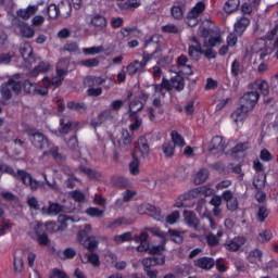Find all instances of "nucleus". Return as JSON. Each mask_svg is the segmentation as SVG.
<instances>
[{
    "mask_svg": "<svg viewBox=\"0 0 278 278\" xmlns=\"http://www.w3.org/2000/svg\"><path fill=\"white\" fill-rule=\"evenodd\" d=\"M92 226L86 224L77 233V240L79 244H83L89 253L85 254L87 261H83V264H91L93 268H99L101 266V261L99 254L94 253L99 249V240L97 237L92 236Z\"/></svg>",
    "mask_w": 278,
    "mask_h": 278,
    "instance_id": "nucleus-1",
    "label": "nucleus"
},
{
    "mask_svg": "<svg viewBox=\"0 0 278 278\" xmlns=\"http://www.w3.org/2000/svg\"><path fill=\"white\" fill-rule=\"evenodd\" d=\"M258 100L260 92L253 90L250 92H245L241 98L242 104L239 109L236 110V112L231 114L233 121L236 123H238V121H242V118H244V116H247V114H249V112H251L255 108Z\"/></svg>",
    "mask_w": 278,
    "mask_h": 278,
    "instance_id": "nucleus-2",
    "label": "nucleus"
},
{
    "mask_svg": "<svg viewBox=\"0 0 278 278\" xmlns=\"http://www.w3.org/2000/svg\"><path fill=\"white\" fill-rule=\"evenodd\" d=\"M10 175L12 177H14L15 179H20V181H22L23 186H25L26 188H29V190L31 192H37L38 189H40V188H42V186H45L43 182L35 179V177L30 173H28L24 169H17V172H15L14 168H11Z\"/></svg>",
    "mask_w": 278,
    "mask_h": 278,
    "instance_id": "nucleus-3",
    "label": "nucleus"
},
{
    "mask_svg": "<svg viewBox=\"0 0 278 278\" xmlns=\"http://www.w3.org/2000/svg\"><path fill=\"white\" fill-rule=\"evenodd\" d=\"M144 110V104L140 100H134L129 104V119L131 124L129 125L130 131H138L142 126V119L138 118V112H142Z\"/></svg>",
    "mask_w": 278,
    "mask_h": 278,
    "instance_id": "nucleus-4",
    "label": "nucleus"
},
{
    "mask_svg": "<svg viewBox=\"0 0 278 278\" xmlns=\"http://www.w3.org/2000/svg\"><path fill=\"white\" fill-rule=\"evenodd\" d=\"M28 138L33 146L40 151H45V149H49L51 147V141L49 138L45 136V134L38 130H31L28 132Z\"/></svg>",
    "mask_w": 278,
    "mask_h": 278,
    "instance_id": "nucleus-5",
    "label": "nucleus"
},
{
    "mask_svg": "<svg viewBox=\"0 0 278 278\" xmlns=\"http://www.w3.org/2000/svg\"><path fill=\"white\" fill-rule=\"evenodd\" d=\"M208 153L210 155H215L216 157H220V155L225 153V141L223 140V137H213L208 146Z\"/></svg>",
    "mask_w": 278,
    "mask_h": 278,
    "instance_id": "nucleus-6",
    "label": "nucleus"
},
{
    "mask_svg": "<svg viewBox=\"0 0 278 278\" xmlns=\"http://www.w3.org/2000/svg\"><path fill=\"white\" fill-rule=\"evenodd\" d=\"M199 194H205L206 197H210L212 194V188L207 187H200L195 189H191L180 195L181 201H191V199H197Z\"/></svg>",
    "mask_w": 278,
    "mask_h": 278,
    "instance_id": "nucleus-7",
    "label": "nucleus"
},
{
    "mask_svg": "<svg viewBox=\"0 0 278 278\" xmlns=\"http://www.w3.org/2000/svg\"><path fill=\"white\" fill-rule=\"evenodd\" d=\"M143 269H151L154 266H164L166 264V255L160 254L159 256L144 257L141 261Z\"/></svg>",
    "mask_w": 278,
    "mask_h": 278,
    "instance_id": "nucleus-8",
    "label": "nucleus"
},
{
    "mask_svg": "<svg viewBox=\"0 0 278 278\" xmlns=\"http://www.w3.org/2000/svg\"><path fill=\"white\" fill-rule=\"evenodd\" d=\"M14 25L15 27H18L23 38H34V36H36V30L31 26H29V24L23 22V20L15 18Z\"/></svg>",
    "mask_w": 278,
    "mask_h": 278,
    "instance_id": "nucleus-9",
    "label": "nucleus"
},
{
    "mask_svg": "<svg viewBox=\"0 0 278 278\" xmlns=\"http://www.w3.org/2000/svg\"><path fill=\"white\" fill-rule=\"evenodd\" d=\"M68 75V71L59 68L56 66V77L52 78L51 80L49 77H45L42 79V83L46 84V86H55L58 88L59 86H62V83L64 81V77Z\"/></svg>",
    "mask_w": 278,
    "mask_h": 278,
    "instance_id": "nucleus-10",
    "label": "nucleus"
},
{
    "mask_svg": "<svg viewBox=\"0 0 278 278\" xmlns=\"http://www.w3.org/2000/svg\"><path fill=\"white\" fill-rule=\"evenodd\" d=\"M253 51L260 54V60H264L268 55L270 48H268L266 40L258 39L253 46Z\"/></svg>",
    "mask_w": 278,
    "mask_h": 278,
    "instance_id": "nucleus-11",
    "label": "nucleus"
},
{
    "mask_svg": "<svg viewBox=\"0 0 278 278\" xmlns=\"http://www.w3.org/2000/svg\"><path fill=\"white\" fill-rule=\"evenodd\" d=\"M38 12V7L36 5H28L27 9H20L16 11V16L15 18H20V21H29L34 14Z\"/></svg>",
    "mask_w": 278,
    "mask_h": 278,
    "instance_id": "nucleus-12",
    "label": "nucleus"
},
{
    "mask_svg": "<svg viewBox=\"0 0 278 278\" xmlns=\"http://www.w3.org/2000/svg\"><path fill=\"white\" fill-rule=\"evenodd\" d=\"M194 266L201 268L202 270H212L216 266V262L212 257L202 256L194 261Z\"/></svg>",
    "mask_w": 278,
    "mask_h": 278,
    "instance_id": "nucleus-13",
    "label": "nucleus"
},
{
    "mask_svg": "<svg viewBox=\"0 0 278 278\" xmlns=\"http://www.w3.org/2000/svg\"><path fill=\"white\" fill-rule=\"evenodd\" d=\"M248 88L249 90H260L263 97H268L270 92L268 83L266 80H256L254 83H250Z\"/></svg>",
    "mask_w": 278,
    "mask_h": 278,
    "instance_id": "nucleus-14",
    "label": "nucleus"
},
{
    "mask_svg": "<svg viewBox=\"0 0 278 278\" xmlns=\"http://www.w3.org/2000/svg\"><path fill=\"white\" fill-rule=\"evenodd\" d=\"M247 239L244 237H235L226 242L225 247L228 251H240V248L244 247Z\"/></svg>",
    "mask_w": 278,
    "mask_h": 278,
    "instance_id": "nucleus-15",
    "label": "nucleus"
},
{
    "mask_svg": "<svg viewBox=\"0 0 278 278\" xmlns=\"http://www.w3.org/2000/svg\"><path fill=\"white\" fill-rule=\"evenodd\" d=\"M134 142V137L129 134V130L122 129V138L118 140V146L121 149H124L127 151L131 147V143Z\"/></svg>",
    "mask_w": 278,
    "mask_h": 278,
    "instance_id": "nucleus-16",
    "label": "nucleus"
},
{
    "mask_svg": "<svg viewBox=\"0 0 278 278\" xmlns=\"http://www.w3.org/2000/svg\"><path fill=\"white\" fill-rule=\"evenodd\" d=\"M182 216L188 227H191L192 229H199V218H197V214H194V212L185 211Z\"/></svg>",
    "mask_w": 278,
    "mask_h": 278,
    "instance_id": "nucleus-17",
    "label": "nucleus"
},
{
    "mask_svg": "<svg viewBox=\"0 0 278 278\" xmlns=\"http://www.w3.org/2000/svg\"><path fill=\"white\" fill-rule=\"evenodd\" d=\"M137 149L140 151L141 157H149L150 147H149V140H147V137L144 136L139 137L137 141Z\"/></svg>",
    "mask_w": 278,
    "mask_h": 278,
    "instance_id": "nucleus-18",
    "label": "nucleus"
},
{
    "mask_svg": "<svg viewBox=\"0 0 278 278\" xmlns=\"http://www.w3.org/2000/svg\"><path fill=\"white\" fill-rule=\"evenodd\" d=\"M251 21L248 17H240L235 24V33L237 36H242L247 31Z\"/></svg>",
    "mask_w": 278,
    "mask_h": 278,
    "instance_id": "nucleus-19",
    "label": "nucleus"
},
{
    "mask_svg": "<svg viewBox=\"0 0 278 278\" xmlns=\"http://www.w3.org/2000/svg\"><path fill=\"white\" fill-rule=\"evenodd\" d=\"M49 154L52 155L53 160L58 162V164H64L66 162V155L60 152V148L58 146H50Z\"/></svg>",
    "mask_w": 278,
    "mask_h": 278,
    "instance_id": "nucleus-20",
    "label": "nucleus"
},
{
    "mask_svg": "<svg viewBox=\"0 0 278 278\" xmlns=\"http://www.w3.org/2000/svg\"><path fill=\"white\" fill-rule=\"evenodd\" d=\"M92 27H98V29H105L108 27V20L101 14H96L90 21Z\"/></svg>",
    "mask_w": 278,
    "mask_h": 278,
    "instance_id": "nucleus-21",
    "label": "nucleus"
},
{
    "mask_svg": "<svg viewBox=\"0 0 278 278\" xmlns=\"http://www.w3.org/2000/svg\"><path fill=\"white\" fill-rule=\"evenodd\" d=\"M20 53L26 62H35L34 60V49L29 45H24L20 48Z\"/></svg>",
    "mask_w": 278,
    "mask_h": 278,
    "instance_id": "nucleus-22",
    "label": "nucleus"
},
{
    "mask_svg": "<svg viewBox=\"0 0 278 278\" xmlns=\"http://www.w3.org/2000/svg\"><path fill=\"white\" fill-rule=\"evenodd\" d=\"M153 47L154 53H162V48H160V36L154 35L149 39H146L144 48Z\"/></svg>",
    "mask_w": 278,
    "mask_h": 278,
    "instance_id": "nucleus-23",
    "label": "nucleus"
},
{
    "mask_svg": "<svg viewBox=\"0 0 278 278\" xmlns=\"http://www.w3.org/2000/svg\"><path fill=\"white\" fill-rule=\"evenodd\" d=\"M73 129H74V124L71 122L68 117L60 119V128H59L60 134H63V135L71 134Z\"/></svg>",
    "mask_w": 278,
    "mask_h": 278,
    "instance_id": "nucleus-24",
    "label": "nucleus"
},
{
    "mask_svg": "<svg viewBox=\"0 0 278 278\" xmlns=\"http://www.w3.org/2000/svg\"><path fill=\"white\" fill-rule=\"evenodd\" d=\"M205 12V3L204 2H198L194 8L190 10V12L187 14V18H198L199 14H203Z\"/></svg>",
    "mask_w": 278,
    "mask_h": 278,
    "instance_id": "nucleus-25",
    "label": "nucleus"
},
{
    "mask_svg": "<svg viewBox=\"0 0 278 278\" xmlns=\"http://www.w3.org/2000/svg\"><path fill=\"white\" fill-rule=\"evenodd\" d=\"M67 108L68 110H73L79 114H86V112H88V105H86L84 102L70 101L67 102Z\"/></svg>",
    "mask_w": 278,
    "mask_h": 278,
    "instance_id": "nucleus-26",
    "label": "nucleus"
},
{
    "mask_svg": "<svg viewBox=\"0 0 278 278\" xmlns=\"http://www.w3.org/2000/svg\"><path fill=\"white\" fill-rule=\"evenodd\" d=\"M78 169L84 175H87V177H89V179H101V172H99L97 169H92V168L86 167L84 165H80L78 167Z\"/></svg>",
    "mask_w": 278,
    "mask_h": 278,
    "instance_id": "nucleus-27",
    "label": "nucleus"
},
{
    "mask_svg": "<svg viewBox=\"0 0 278 278\" xmlns=\"http://www.w3.org/2000/svg\"><path fill=\"white\" fill-rule=\"evenodd\" d=\"M188 55L193 60V62H199L201 55H203V47H194L193 45L189 46Z\"/></svg>",
    "mask_w": 278,
    "mask_h": 278,
    "instance_id": "nucleus-28",
    "label": "nucleus"
},
{
    "mask_svg": "<svg viewBox=\"0 0 278 278\" xmlns=\"http://www.w3.org/2000/svg\"><path fill=\"white\" fill-rule=\"evenodd\" d=\"M62 212H64V206L62 204L49 202L46 214H49L50 216H58V214H62Z\"/></svg>",
    "mask_w": 278,
    "mask_h": 278,
    "instance_id": "nucleus-29",
    "label": "nucleus"
},
{
    "mask_svg": "<svg viewBox=\"0 0 278 278\" xmlns=\"http://www.w3.org/2000/svg\"><path fill=\"white\" fill-rule=\"evenodd\" d=\"M220 238H223V230H219L216 235L211 232L206 236V242L208 247H218Z\"/></svg>",
    "mask_w": 278,
    "mask_h": 278,
    "instance_id": "nucleus-30",
    "label": "nucleus"
},
{
    "mask_svg": "<svg viewBox=\"0 0 278 278\" xmlns=\"http://www.w3.org/2000/svg\"><path fill=\"white\" fill-rule=\"evenodd\" d=\"M132 161L129 163V173L131 175H140V159L136 156V152L131 153Z\"/></svg>",
    "mask_w": 278,
    "mask_h": 278,
    "instance_id": "nucleus-31",
    "label": "nucleus"
},
{
    "mask_svg": "<svg viewBox=\"0 0 278 278\" xmlns=\"http://www.w3.org/2000/svg\"><path fill=\"white\" fill-rule=\"evenodd\" d=\"M127 73L130 76L136 75V73H144V70L142 67V65L140 64V61L136 60L132 63H130L127 67H126Z\"/></svg>",
    "mask_w": 278,
    "mask_h": 278,
    "instance_id": "nucleus-32",
    "label": "nucleus"
},
{
    "mask_svg": "<svg viewBox=\"0 0 278 278\" xmlns=\"http://www.w3.org/2000/svg\"><path fill=\"white\" fill-rule=\"evenodd\" d=\"M172 88H175L177 92H181L186 88L185 79L181 75H176L170 79Z\"/></svg>",
    "mask_w": 278,
    "mask_h": 278,
    "instance_id": "nucleus-33",
    "label": "nucleus"
},
{
    "mask_svg": "<svg viewBox=\"0 0 278 278\" xmlns=\"http://www.w3.org/2000/svg\"><path fill=\"white\" fill-rule=\"evenodd\" d=\"M253 186L256 190H264L266 187V174H258L254 176Z\"/></svg>",
    "mask_w": 278,
    "mask_h": 278,
    "instance_id": "nucleus-34",
    "label": "nucleus"
},
{
    "mask_svg": "<svg viewBox=\"0 0 278 278\" xmlns=\"http://www.w3.org/2000/svg\"><path fill=\"white\" fill-rule=\"evenodd\" d=\"M240 8V0H228L224 5L226 14H232Z\"/></svg>",
    "mask_w": 278,
    "mask_h": 278,
    "instance_id": "nucleus-35",
    "label": "nucleus"
},
{
    "mask_svg": "<svg viewBox=\"0 0 278 278\" xmlns=\"http://www.w3.org/2000/svg\"><path fill=\"white\" fill-rule=\"evenodd\" d=\"M207 177H208L207 169H200L193 179V184L195 186H201V184H205V181H207Z\"/></svg>",
    "mask_w": 278,
    "mask_h": 278,
    "instance_id": "nucleus-36",
    "label": "nucleus"
},
{
    "mask_svg": "<svg viewBox=\"0 0 278 278\" xmlns=\"http://www.w3.org/2000/svg\"><path fill=\"white\" fill-rule=\"evenodd\" d=\"M11 91H13L15 94H21V91L23 90V85H21V81H16L12 78H10L7 83H4Z\"/></svg>",
    "mask_w": 278,
    "mask_h": 278,
    "instance_id": "nucleus-37",
    "label": "nucleus"
},
{
    "mask_svg": "<svg viewBox=\"0 0 278 278\" xmlns=\"http://www.w3.org/2000/svg\"><path fill=\"white\" fill-rule=\"evenodd\" d=\"M12 140H14V131L9 128H3L0 130L1 142H12Z\"/></svg>",
    "mask_w": 278,
    "mask_h": 278,
    "instance_id": "nucleus-38",
    "label": "nucleus"
},
{
    "mask_svg": "<svg viewBox=\"0 0 278 278\" xmlns=\"http://www.w3.org/2000/svg\"><path fill=\"white\" fill-rule=\"evenodd\" d=\"M56 66L59 68H62L63 71H67L71 73V71H74L75 68V63H71V60L68 59H61L58 63Z\"/></svg>",
    "mask_w": 278,
    "mask_h": 278,
    "instance_id": "nucleus-39",
    "label": "nucleus"
},
{
    "mask_svg": "<svg viewBox=\"0 0 278 278\" xmlns=\"http://www.w3.org/2000/svg\"><path fill=\"white\" fill-rule=\"evenodd\" d=\"M148 231H150L152 236H156L157 238H161L164 244H166V242L168 241V232H164L157 227L149 228Z\"/></svg>",
    "mask_w": 278,
    "mask_h": 278,
    "instance_id": "nucleus-40",
    "label": "nucleus"
},
{
    "mask_svg": "<svg viewBox=\"0 0 278 278\" xmlns=\"http://www.w3.org/2000/svg\"><path fill=\"white\" fill-rule=\"evenodd\" d=\"M170 136L174 147H186V141L184 140V137H181L179 132H177V130H173Z\"/></svg>",
    "mask_w": 278,
    "mask_h": 278,
    "instance_id": "nucleus-41",
    "label": "nucleus"
},
{
    "mask_svg": "<svg viewBox=\"0 0 278 278\" xmlns=\"http://www.w3.org/2000/svg\"><path fill=\"white\" fill-rule=\"evenodd\" d=\"M113 240L117 244H123V242H131V240H134V236L131 235V232H125V233L115 236Z\"/></svg>",
    "mask_w": 278,
    "mask_h": 278,
    "instance_id": "nucleus-42",
    "label": "nucleus"
},
{
    "mask_svg": "<svg viewBox=\"0 0 278 278\" xmlns=\"http://www.w3.org/2000/svg\"><path fill=\"white\" fill-rule=\"evenodd\" d=\"M50 65L48 62H40L39 66H36L33 72L31 75L33 77H38L39 73H47V71H49Z\"/></svg>",
    "mask_w": 278,
    "mask_h": 278,
    "instance_id": "nucleus-43",
    "label": "nucleus"
},
{
    "mask_svg": "<svg viewBox=\"0 0 278 278\" xmlns=\"http://www.w3.org/2000/svg\"><path fill=\"white\" fill-rule=\"evenodd\" d=\"M170 14L176 21H181V18H184V9L179 4L174 5L170 9Z\"/></svg>",
    "mask_w": 278,
    "mask_h": 278,
    "instance_id": "nucleus-44",
    "label": "nucleus"
},
{
    "mask_svg": "<svg viewBox=\"0 0 278 278\" xmlns=\"http://www.w3.org/2000/svg\"><path fill=\"white\" fill-rule=\"evenodd\" d=\"M104 211L98 207H89L86 210V215L91 216V218H103Z\"/></svg>",
    "mask_w": 278,
    "mask_h": 278,
    "instance_id": "nucleus-45",
    "label": "nucleus"
},
{
    "mask_svg": "<svg viewBox=\"0 0 278 278\" xmlns=\"http://www.w3.org/2000/svg\"><path fill=\"white\" fill-rule=\"evenodd\" d=\"M167 233L172 242H176V244H181V242H184V237L179 235L177 230L169 229Z\"/></svg>",
    "mask_w": 278,
    "mask_h": 278,
    "instance_id": "nucleus-46",
    "label": "nucleus"
},
{
    "mask_svg": "<svg viewBox=\"0 0 278 278\" xmlns=\"http://www.w3.org/2000/svg\"><path fill=\"white\" fill-rule=\"evenodd\" d=\"M223 42V38L220 37H211L208 40L204 39V47L206 49H212L213 47H216Z\"/></svg>",
    "mask_w": 278,
    "mask_h": 278,
    "instance_id": "nucleus-47",
    "label": "nucleus"
},
{
    "mask_svg": "<svg viewBox=\"0 0 278 278\" xmlns=\"http://www.w3.org/2000/svg\"><path fill=\"white\" fill-rule=\"evenodd\" d=\"M155 55H157L155 51H153L152 54H150L147 51H143L142 61H139V64L143 67V70L147 68V64H149V62H151L153 58H156Z\"/></svg>",
    "mask_w": 278,
    "mask_h": 278,
    "instance_id": "nucleus-48",
    "label": "nucleus"
},
{
    "mask_svg": "<svg viewBox=\"0 0 278 278\" xmlns=\"http://www.w3.org/2000/svg\"><path fill=\"white\" fill-rule=\"evenodd\" d=\"M162 149L165 157H173V155H175V146H173V143L165 142L163 143Z\"/></svg>",
    "mask_w": 278,
    "mask_h": 278,
    "instance_id": "nucleus-49",
    "label": "nucleus"
},
{
    "mask_svg": "<svg viewBox=\"0 0 278 278\" xmlns=\"http://www.w3.org/2000/svg\"><path fill=\"white\" fill-rule=\"evenodd\" d=\"M59 12L62 18H68V16H71V4H64L63 2H61L59 4Z\"/></svg>",
    "mask_w": 278,
    "mask_h": 278,
    "instance_id": "nucleus-50",
    "label": "nucleus"
},
{
    "mask_svg": "<svg viewBox=\"0 0 278 278\" xmlns=\"http://www.w3.org/2000/svg\"><path fill=\"white\" fill-rule=\"evenodd\" d=\"M48 16L49 18H58V16H60V4H50L48 7Z\"/></svg>",
    "mask_w": 278,
    "mask_h": 278,
    "instance_id": "nucleus-51",
    "label": "nucleus"
},
{
    "mask_svg": "<svg viewBox=\"0 0 278 278\" xmlns=\"http://www.w3.org/2000/svg\"><path fill=\"white\" fill-rule=\"evenodd\" d=\"M14 273H17V275H21L23 273V256H15L14 262Z\"/></svg>",
    "mask_w": 278,
    "mask_h": 278,
    "instance_id": "nucleus-52",
    "label": "nucleus"
},
{
    "mask_svg": "<svg viewBox=\"0 0 278 278\" xmlns=\"http://www.w3.org/2000/svg\"><path fill=\"white\" fill-rule=\"evenodd\" d=\"M84 53H86V55H97L98 53H103V51H105V48H103L102 46L100 47H91V48H85Z\"/></svg>",
    "mask_w": 278,
    "mask_h": 278,
    "instance_id": "nucleus-53",
    "label": "nucleus"
},
{
    "mask_svg": "<svg viewBox=\"0 0 278 278\" xmlns=\"http://www.w3.org/2000/svg\"><path fill=\"white\" fill-rule=\"evenodd\" d=\"M121 225H131V222L125 217H121L115 219L110 224L111 229H116V227H121Z\"/></svg>",
    "mask_w": 278,
    "mask_h": 278,
    "instance_id": "nucleus-54",
    "label": "nucleus"
},
{
    "mask_svg": "<svg viewBox=\"0 0 278 278\" xmlns=\"http://www.w3.org/2000/svg\"><path fill=\"white\" fill-rule=\"evenodd\" d=\"M257 218L260 223H264L268 218V208L265 205L258 206Z\"/></svg>",
    "mask_w": 278,
    "mask_h": 278,
    "instance_id": "nucleus-55",
    "label": "nucleus"
},
{
    "mask_svg": "<svg viewBox=\"0 0 278 278\" xmlns=\"http://www.w3.org/2000/svg\"><path fill=\"white\" fill-rule=\"evenodd\" d=\"M177 62L179 66H186L189 71L187 72V75H192V65H186L188 64V56L181 54L178 56Z\"/></svg>",
    "mask_w": 278,
    "mask_h": 278,
    "instance_id": "nucleus-56",
    "label": "nucleus"
},
{
    "mask_svg": "<svg viewBox=\"0 0 278 278\" xmlns=\"http://www.w3.org/2000/svg\"><path fill=\"white\" fill-rule=\"evenodd\" d=\"M0 92L2 94V99L5 101H10V99H12V91L9 89L5 83L1 85Z\"/></svg>",
    "mask_w": 278,
    "mask_h": 278,
    "instance_id": "nucleus-57",
    "label": "nucleus"
},
{
    "mask_svg": "<svg viewBox=\"0 0 278 278\" xmlns=\"http://www.w3.org/2000/svg\"><path fill=\"white\" fill-rule=\"evenodd\" d=\"M27 205L35 212H38V210H40V203L38 202V198H36V197L28 198Z\"/></svg>",
    "mask_w": 278,
    "mask_h": 278,
    "instance_id": "nucleus-58",
    "label": "nucleus"
},
{
    "mask_svg": "<svg viewBox=\"0 0 278 278\" xmlns=\"http://www.w3.org/2000/svg\"><path fill=\"white\" fill-rule=\"evenodd\" d=\"M150 216L152 218H154V220H159V222H162L164 220V216H162V210L153 206V210L152 211H148Z\"/></svg>",
    "mask_w": 278,
    "mask_h": 278,
    "instance_id": "nucleus-59",
    "label": "nucleus"
},
{
    "mask_svg": "<svg viewBox=\"0 0 278 278\" xmlns=\"http://www.w3.org/2000/svg\"><path fill=\"white\" fill-rule=\"evenodd\" d=\"M81 66H87V68H92L93 66L99 65V59H87L80 62Z\"/></svg>",
    "mask_w": 278,
    "mask_h": 278,
    "instance_id": "nucleus-60",
    "label": "nucleus"
},
{
    "mask_svg": "<svg viewBox=\"0 0 278 278\" xmlns=\"http://www.w3.org/2000/svg\"><path fill=\"white\" fill-rule=\"evenodd\" d=\"M153 210V205L149 203H143L140 206H138L137 212L138 214L144 215L149 214Z\"/></svg>",
    "mask_w": 278,
    "mask_h": 278,
    "instance_id": "nucleus-61",
    "label": "nucleus"
},
{
    "mask_svg": "<svg viewBox=\"0 0 278 278\" xmlns=\"http://www.w3.org/2000/svg\"><path fill=\"white\" fill-rule=\"evenodd\" d=\"M273 238L270 230H264L258 235V242H268Z\"/></svg>",
    "mask_w": 278,
    "mask_h": 278,
    "instance_id": "nucleus-62",
    "label": "nucleus"
},
{
    "mask_svg": "<svg viewBox=\"0 0 278 278\" xmlns=\"http://www.w3.org/2000/svg\"><path fill=\"white\" fill-rule=\"evenodd\" d=\"M162 31L165 34H179V28L174 24L162 26Z\"/></svg>",
    "mask_w": 278,
    "mask_h": 278,
    "instance_id": "nucleus-63",
    "label": "nucleus"
},
{
    "mask_svg": "<svg viewBox=\"0 0 278 278\" xmlns=\"http://www.w3.org/2000/svg\"><path fill=\"white\" fill-rule=\"evenodd\" d=\"M249 149V142L238 143L235 148H232V153H244Z\"/></svg>",
    "mask_w": 278,
    "mask_h": 278,
    "instance_id": "nucleus-64",
    "label": "nucleus"
}]
</instances>
